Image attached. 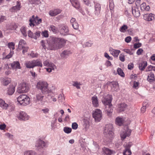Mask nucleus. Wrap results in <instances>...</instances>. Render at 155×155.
I'll list each match as a JSON object with an SVG mask.
<instances>
[{"label": "nucleus", "instance_id": "obj_1", "mask_svg": "<svg viewBox=\"0 0 155 155\" xmlns=\"http://www.w3.org/2000/svg\"><path fill=\"white\" fill-rule=\"evenodd\" d=\"M66 43V41L63 38L56 37L50 38L49 41V49L55 50L61 48Z\"/></svg>", "mask_w": 155, "mask_h": 155}, {"label": "nucleus", "instance_id": "obj_2", "mask_svg": "<svg viewBox=\"0 0 155 155\" xmlns=\"http://www.w3.org/2000/svg\"><path fill=\"white\" fill-rule=\"evenodd\" d=\"M112 100V96L107 95L103 97L102 102L105 106V110L107 115L109 117L111 116L113 111L112 105L111 104Z\"/></svg>", "mask_w": 155, "mask_h": 155}, {"label": "nucleus", "instance_id": "obj_3", "mask_svg": "<svg viewBox=\"0 0 155 155\" xmlns=\"http://www.w3.org/2000/svg\"><path fill=\"white\" fill-rule=\"evenodd\" d=\"M36 87L41 91L42 93L48 94L51 92V91L48 89V84L45 81H40L38 82Z\"/></svg>", "mask_w": 155, "mask_h": 155}, {"label": "nucleus", "instance_id": "obj_4", "mask_svg": "<svg viewBox=\"0 0 155 155\" xmlns=\"http://www.w3.org/2000/svg\"><path fill=\"white\" fill-rule=\"evenodd\" d=\"M17 101L20 104L26 106L29 104L30 99L29 97L27 95L22 94L18 97Z\"/></svg>", "mask_w": 155, "mask_h": 155}, {"label": "nucleus", "instance_id": "obj_5", "mask_svg": "<svg viewBox=\"0 0 155 155\" xmlns=\"http://www.w3.org/2000/svg\"><path fill=\"white\" fill-rule=\"evenodd\" d=\"M29 25L31 27H34L35 25H38L42 22V20L41 18H39L37 16L35 17L34 15L30 18L29 20Z\"/></svg>", "mask_w": 155, "mask_h": 155}, {"label": "nucleus", "instance_id": "obj_6", "mask_svg": "<svg viewBox=\"0 0 155 155\" xmlns=\"http://www.w3.org/2000/svg\"><path fill=\"white\" fill-rule=\"evenodd\" d=\"M29 90L28 85L25 83H22L19 85L17 91L19 93H23L27 92Z\"/></svg>", "mask_w": 155, "mask_h": 155}, {"label": "nucleus", "instance_id": "obj_7", "mask_svg": "<svg viewBox=\"0 0 155 155\" xmlns=\"http://www.w3.org/2000/svg\"><path fill=\"white\" fill-rule=\"evenodd\" d=\"M113 130V126L111 124L106 125L105 127L104 132L106 133L107 135H108L109 138H112L114 136V134Z\"/></svg>", "mask_w": 155, "mask_h": 155}, {"label": "nucleus", "instance_id": "obj_8", "mask_svg": "<svg viewBox=\"0 0 155 155\" xmlns=\"http://www.w3.org/2000/svg\"><path fill=\"white\" fill-rule=\"evenodd\" d=\"M93 118L96 122H99L102 118V114L99 109H96L93 114Z\"/></svg>", "mask_w": 155, "mask_h": 155}, {"label": "nucleus", "instance_id": "obj_9", "mask_svg": "<svg viewBox=\"0 0 155 155\" xmlns=\"http://www.w3.org/2000/svg\"><path fill=\"white\" fill-rule=\"evenodd\" d=\"M43 64L44 66L48 67L46 68L47 71L49 72H52V70L56 69V66L53 63L50 62L48 60H46L43 62Z\"/></svg>", "mask_w": 155, "mask_h": 155}, {"label": "nucleus", "instance_id": "obj_10", "mask_svg": "<svg viewBox=\"0 0 155 155\" xmlns=\"http://www.w3.org/2000/svg\"><path fill=\"white\" fill-rule=\"evenodd\" d=\"M131 132V131L128 127H127L126 129L122 132L120 134V136L122 140H124L127 137L130 136Z\"/></svg>", "mask_w": 155, "mask_h": 155}, {"label": "nucleus", "instance_id": "obj_11", "mask_svg": "<svg viewBox=\"0 0 155 155\" xmlns=\"http://www.w3.org/2000/svg\"><path fill=\"white\" fill-rule=\"evenodd\" d=\"M60 32L61 35H66L68 34L69 29L66 25H61L60 26Z\"/></svg>", "mask_w": 155, "mask_h": 155}, {"label": "nucleus", "instance_id": "obj_12", "mask_svg": "<svg viewBox=\"0 0 155 155\" xmlns=\"http://www.w3.org/2000/svg\"><path fill=\"white\" fill-rule=\"evenodd\" d=\"M155 15L152 13L146 14L143 15V18L146 21H150L154 19Z\"/></svg>", "mask_w": 155, "mask_h": 155}, {"label": "nucleus", "instance_id": "obj_13", "mask_svg": "<svg viewBox=\"0 0 155 155\" xmlns=\"http://www.w3.org/2000/svg\"><path fill=\"white\" fill-rule=\"evenodd\" d=\"M107 84L111 87L112 90L117 91L118 89L119 85L117 82H107Z\"/></svg>", "mask_w": 155, "mask_h": 155}, {"label": "nucleus", "instance_id": "obj_14", "mask_svg": "<svg viewBox=\"0 0 155 155\" xmlns=\"http://www.w3.org/2000/svg\"><path fill=\"white\" fill-rule=\"evenodd\" d=\"M18 118L21 120H26L29 119V117L26 113L22 111L20 113Z\"/></svg>", "mask_w": 155, "mask_h": 155}, {"label": "nucleus", "instance_id": "obj_15", "mask_svg": "<svg viewBox=\"0 0 155 155\" xmlns=\"http://www.w3.org/2000/svg\"><path fill=\"white\" fill-rule=\"evenodd\" d=\"M103 152L106 155H111L115 153V152L113 150H110L108 148L104 147L102 149Z\"/></svg>", "mask_w": 155, "mask_h": 155}, {"label": "nucleus", "instance_id": "obj_16", "mask_svg": "<svg viewBox=\"0 0 155 155\" xmlns=\"http://www.w3.org/2000/svg\"><path fill=\"white\" fill-rule=\"evenodd\" d=\"M11 66L12 68L13 69H14L15 71L17 69H20L21 68L20 64L18 61H14L11 64Z\"/></svg>", "mask_w": 155, "mask_h": 155}, {"label": "nucleus", "instance_id": "obj_17", "mask_svg": "<svg viewBox=\"0 0 155 155\" xmlns=\"http://www.w3.org/2000/svg\"><path fill=\"white\" fill-rule=\"evenodd\" d=\"M61 10L59 9H55L51 10L49 12V15L51 16H54L60 14Z\"/></svg>", "mask_w": 155, "mask_h": 155}, {"label": "nucleus", "instance_id": "obj_18", "mask_svg": "<svg viewBox=\"0 0 155 155\" xmlns=\"http://www.w3.org/2000/svg\"><path fill=\"white\" fill-rule=\"evenodd\" d=\"M109 51L111 54L115 58L117 57L119 54L120 53V50L114 49L111 48H110Z\"/></svg>", "mask_w": 155, "mask_h": 155}, {"label": "nucleus", "instance_id": "obj_19", "mask_svg": "<svg viewBox=\"0 0 155 155\" xmlns=\"http://www.w3.org/2000/svg\"><path fill=\"white\" fill-rule=\"evenodd\" d=\"M46 146V143L42 140H38L37 143L35 146L37 147V149L39 150L43 148Z\"/></svg>", "mask_w": 155, "mask_h": 155}, {"label": "nucleus", "instance_id": "obj_20", "mask_svg": "<svg viewBox=\"0 0 155 155\" xmlns=\"http://www.w3.org/2000/svg\"><path fill=\"white\" fill-rule=\"evenodd\" d=\"M70 1L73 6L77 9H80V5L78 0H70Z\"/></svg>", "mask_w": 155, "mask_h": 155}, {"label": "nucleus", "instance_id": "obj_21", "mask_svg": "<svg viewBox=\"0 0 155 155\" xmlns=\"http://www.w3.org/2000/svg\"><path fill=\"white\" fill-rule=\"evenodd\" d=\"M132 13L133 15L136 17H138L140 16V11L138 8L135 7H132L131 8Z\"/></svg>", "mask_w": 155, "mask_h": 155}, {"label": "nucleus", "instance_id": "obj_22", "mask_svg": "<svg viewBox=\"0 0 155 155\" xmlns=\"http://www.w3.org/2000/svg\"><path fill=\"white\" fill-rule=\"evenodd\" d=\"M127 107V105L124 103H121L118 106L117 110L119 112L124 111Z\"/></svg>", "mask_w": 155, "mask_h": 155}, {"label": "nucleus", "instance_id": "obj_23", "mask_svg": "<svg viewBox=\"0 0 155 155\" xmlns=\"http://www.w3.org/2000/svg\"><path fill=\"white\" fill-rule=\"evenodd\" d=\"M21 8V3L17 1V5L14 6L12 7L10 10L11 12H14L17 11L19 10Z\"/></svg>", "mask_w": 155, "mask_h": 155}, {"label": "nucleus", "instance_id": "obj_24", "mask_svg": "<svg viewBox=\"0 0 155 155\" xmlns=\"http://www.w3.org/2000/svg\"><path fill=\"white\" fill-rule=\"evenodd\" d=\"M26 68H32L34 67L33 60L31 61H27L25 63Z\"/></svg>", "mask_w": 155, "mask_h": 155}, {"label": "nucleus", "instance_id": "obj_25", "mask_svg": "<svg viewBox=\"0 0 155 155\" xmlns=\"http://www.w3.org/2000/svg\"><path fill=\"white\" fill-rule=\"evenodd\" d=\"M92 104L94 107H96L98 106L99 104L97 97L94 96L92 98Z\"/></svg>", "mask_w": 155, "mask_h": 155}, {"label": "nucleus", "instance_id": "obj_26", "mask_svg": "<svg viewBox=\"0 0 155 155\" xmlns=\"http://www.w3.org/2000/svg\"><path fill=\"white\" fill-rule=\"evenodd\" d=\"M130 146L128 144L125 147V149L123 152V153L124 155H131V152L130 150Z\"/></svg>", "mask_w": 155, "mask_h": 155}, {"label": "nucleus", "instance_id": "obj_27", "mask_svg": "<svg viewBox=\"0 0 155 155\" xmlns=\"http://www.w3.org/2000/svg\"><path fill=\"white\" fill-rule=\"evenodd\" d=\"M11 82V79L10 78H3L2 82V84L4 86H7Z\"/></svg>", "mask_w": 155, "mask_h": 155}, {"label": "nucleus", "instance_id": "obj_28", "mask_svg": "<svg viewBox=\"0 0 155 155\" xmlns=\"http://www.w3.org/2000/svg\"><path fill=\"white\" fill-rule=\"evenodd\" d=\"M26 44V42L23 39L20 40L19 42L18 49L20 50H21L23 47L25 46Z\"/></svg>", "mask_w": 155, "mask_h": 155}, {"label": "nucleus", "instance_id": "obj_29", "mask_svg": "<svg viewBox=\"0 0 155 155\" xmlns=\"http://www.w3.org/2000/svg\"><path fill=\"white\" fill-rule=\"evenodd\" d=\"M147 80L150 82H152L155 81L154 75L152 73H150L148 76Z\"/></svg>", "mask_w": 155, "mask_h": 155}, {"label": "nucleus", "instance_id": "obj_30", "mask_svg": "<svg viewBox=\"0 0 155 155\" xmlns=\"http://www.w3.org/2000/svg\"><path fill=\"white\" fill-rule=\"evenodd\" d=\"M15 91V87L13 85L10 86L8 88L7 94L9 95H12Z\"/></svg>", "mask_w": 155, "mask_h": 155}, {"label": "nucleus", "instance_id": "obj_31", "mask_svg": "<svg viewBox=\"0 0 155 155\" xmlns=\"http://www.w3.org/2000/svg\"><path fill=\"white\" fill-rule=\"evenodd\" d=\"M95 13L96 15H98L100 12L101 5L98 3L96 4L95 5Z\"/></svg>", "mask_w": 155, "mask_h": 155}, {"label": "nucleus", "instance_id": "obj_32", "mask_svg": "<svg viewBox=\"0 0 155 155\" xmlns=\"http://www.w3.org/2000/svg\"><path fill=\"white\" fill-rule=\"evenodd\" d=\"M33 62L34 67L36 66L40 67H42V64L41 61L39 60H33Z\"/></svg>", "mask_w": 155, "mask_h": 155}, {"label": "nucleus", "instance_id": "obj_33", "mask_svg": "<svg viewBox=\"0 0 155 155\" xmlns=\"http://www.w3.org/2000/svg\"><path fill=\"white\" fill-rule=\"evenodd\" d=\"M0 107L3 109H6L8 107V105L4 100L0 99Z\"/></svg>", "mask_w": 155, "mask_h": 155}, {"label": "nucleus", "instance_id": "obj_34", "mask_svg": "<svg viewBox=\"0 0 155 155\" xmlns=\"http://www.w3.org/2000/svg\"><path fill=\"white\" fill-rule=\"evenodd\" d=\"M147 65V63L146 61H143L139 64V68L140 70H143Z\"/></svg>", "mask_w": 155, "mask_h": 155}, {"label": "nucleus", "instance_id": "obj_35", "mask_svg": "<svg viewBox=\"0 0 155 155\" xmlns=\"http://www.w3.org/2000/svg\"><path fill=\"white\" fill-rule=\"evenodd\" d=\"M140 8L142 11H148L150 9V7L149 5L146 6L145 3H143L140 5Z\"/></svg>", "mask_w": 155, "mask_h": 155}, {"label": "nucleus", "instance_id": "obj_36", "mask_svg": "<svg viewBox=\"0 0 155 155\" xmlns=\"http://www.w3.org/2000/svg\"><path fill=\"white\" fill-rule=\"evenodd\" d=\"M70 54V51H64L61 54V56L63 58H64L67 57L69 54Z\"/></svg>", "mask_w": 155, "mask_h": 155}, {"label": "nucleus", "instance_id": "obj_37", "mask_svg": "<svg viewBox=\"0 0 155 155\" xmlns=\"http://www.w3.org/2000/svg\"><path fill=\"white\" fill-rule=\"evenodd\" d=\"M116 122L120 126L123 123L124 119L122 117H118L116 119Z\"/></svg>", "mask_w": 155, "mask_h": 155}, {"label": "nucleus", "instance_id": "obj_38", "mask_svg": "<svg viewBox=\"0 0 155 155\" xmlns=\"http://www.w3.org/2000/svg\"><path fill=\"white\" fill-rule=\"evenodd\" d=\"M20 31L24 37H26L27 36L26 29L24 26L20 28Z\"/></svg>", "mask_w": 155, "mask_h": 155}, {"label": "nucleus", "instance_id": "obj_39", "mask_svg": "<svg viewBox=\"0 0 155 155\" xmlns=\"http://www.w3.org/2000/svg\"><path fill=\"white\" fill-rule=\"evenodd\" d=\"M44 97V96L41 93H38L36 95V98L37 100L41 101Z\"/></svg>", "mask_w": 155, "mask_h": 155}, {"label": "nucleus", "instance_id": "obj_40", "mask_svg": "<svg viewBox=\"0 0 155 155\" xmlns=\"http://www.w3.org/2000/svg\"><path fill=\"white\" fill-rule=\"evenodd\" d=\"M24 155H38L37 153L32 150H28L24 153Z\"/></svg>", "mask_w": 155, "mask_h": 155}, {"label": "nucleus", "instance_id": "obj_41", "mask_svg": "<svg viewBox=\"0 0 155 155\" xmlns=\"http://www.w3.org/2000/svg\"><path fill=\"white\" fill-rule=\"evenodd\" d=\"M128 28V27L127 25H123L120 28L119 30L121 32L124 33L126 31Z\"/></svg>", "mask_w": 155, "mask_h": 155}, {"label": "nucleus", "instance_id": "obj_42", "mask_svg": "<svg viewBox=\"0 0 155 155\" xmlns=\"http://www.w3.org/2000/svg\"><path fill=\"white\" fill-rule=\"evenodd\" d=\"M117 72L118 74L122 77H124L125 74L122 70L120 68H118L117 69Z\"/></svg>", "mask_w": 155, "mask_h": 155}, {"label": "nucleus", "instance_id": "obj_43", "mask_svg": "<svg viewBox=\"0 0 155 155\" xmlns=\"http://www.w3.org/2000/svg\"><path fill=\"white\" fill-rule=\"evenodd\" d=\"M63 130L65 133L67 134H69L71 132L72 129L71 128L66 127L64 128Z\"/></svg>", "mask_w": 155, "mask_h": 155}, {"label": "nucleus", "instance_id": "obj_44", "mask_svg": "<svg viewBox=\"0 0 155 155\" xmlns=\"http://www.w3.org/2000/svg\"><path fill=\"white\" fill-rule=\"evenodd\" d=\"M15 43L13 42L9 43L8 44V46L10 49L14 50L15 49Z\"/></svg>", "mask_w": 155, "mask_h": 155}, {"label": "nucleus", "instance_id": "obj_45", "mask_svg": "<svg viewBox=\"0 0 155 155\" xmlns=\"http://www.w3.org/2000/svg\"><path fill=\"white\" fill-rule=\"evenodd\" d=\"M73 85L76 87L78 89H79L80 88V85H81L80 82H78L77 81H74L73 82Z\"/></svg>", "mask_w": 155, "mask_h": 155}, {"label": "nucleus", "instance_id": "obj_46", "mask_svg": "<svg viewBox=\"0 0 155 155\" xmlns=\"http://www.w3.org/2000/svg\"><path fill=\"white\" fill-rule=\"evenodd\" d=\"M49 29L50 31H52L54 33H56L57 31V28L55 26L53 25L50 26Z\"/></svg>", "mask_w": 155, "mask_h": 155}, {"label": "nucleus", "instance_id": "obj_47", "mask_svg": "<svg viewBox=\"0 0 155 155\" xmlns=\"http://www.w3.org/2000/svg\"><path fill=\"white\" fill-rule=\"evenodd\" d=\"M150 61L151 64H155V54H153L151 56Z\"/></svg>", "mask_w": 155, "mask_h": 155}, {"label": "nucleus", "instance_id": "obj_48", "mask_svg": "<svg viewBox=\"0 0 155 155\" xmlns=\"http://www.w3.org/2000/svg\"><path fill=\"white\" fill-rule=\"evenodd\" d=\"M41 32L40 31H38L34 34V38L37 39L38 38L40 35Z\"/></svg>", "mask_w": 155, "mask_h": 155}, {"label": "nucleus", "instance_id": "obj_49", "mask_svg": "<svg viewBox=\"0 0 155 155\" xmlns=\"http://www.w3.org/2000/svg\"><path fill=\"white\" fill-rule=\"evenodd\" d=\"M42 36L45 37L47 38L48 37V31L47 30H45L42 33Z\"/></svg>", "mask_w": 155, "mask_h": 155}, {"label": "nucleus", "instance_id": "obj_50", "mask_svg": "<svg viewBox=\"0 0 155 155\" xmlns=\"http://www.w3.org/2000/svg\"><path fill=\"white\" fill-rule=\"evenodd\" d=\"M28 35L29 37L34 38V34L31 31L29 30L28 32Z\"/></svg>", "mask_w": 155, "mask_h": 155}, {"label": "nucleus", "instance_id": "obj_51", "mask_svg": "<svg viewBox=\"0 0 155 155\" xmlns=\"http://www.w3.org/2000/svg\"><path fill=\"white\" fill-rule=\"evenodd\" d=\"M123 51L126 53L129 54L130 55H131L133 54V53L131 51L130 49H124L123 50Z\"/></svg>", "mask_w": 155, "mask_h": 155}, {"label": "nucleus", "instance_id": "obj_52", "mask_svg": "<svg viewBox=\"0 0 155 155\" xmlns=\"http://www.w3.org/2000/svg\"><path fill=\"white\" fill-rule=\"evenodd\" d=\"M141 44L140 43H135L134 45V48L135 49H137L141 46Z\"/></svg>", "mask_w": 155, "mask_h": 155}, {"label": "nucleus", "instance_id": "obj_53", "mask_svg": "<svg viewBox=\"0 0 155 155\" xmlns=\"http://www.w3.org/2000/svg\"><path fill=\"white\" fill-rule=\"evenodd\" d=\"M119 58L120 60L121 61L124 62L125 61V56L122 54H120Z\"/></svg>", "mask_w": 155, "mask_h": 155}, {"label": "nucleus", "instance_id": "obj_54", "mask_svg": "<svg viewBox=\"0 0 155 155\" xmlns=\"http://www.w3.org/2000/svg\"><path fill=\"white\" fill-rule=\"evenodd\" d=\"M104 57L107 59L112 60H113V58L112 57L110 56L107 53H104Z\"/></svg>", "mask_w": 155, "mask_h": 155}, {"label": "nucleus", "instance_id": "obj_55", "mask_svg": "<svg viewBox=\"0 0 155 155\" xmlns=\"http://www.w3.org/2000/svg\"><path fill=\"white\" fill-rule=\"evenodd\" d=\"M72 25L74 29L77 30L78 28V25L77 22H74V23H73Z\"/></svg>", "mask_w": 155, "mask_h": 155}, {"label": "nucleus", "instance_id": "obj_56", "mask_svg": "<svg viewBox=\"0 0 155 155\" xmlns=\"http://www.w3.org/2000/svg\"><path fill=\"white\" fill-rule=\"evenodd\" d=\"M30 55L32 58H36L38 57V54L37 53H35L33 51H31L30 54Z\"/></svg>", "mask_w": 155, "mask_h": 155}, {"label": "nucleus", "instance_id": "obj_57", "mask_svg": "<svg viewBox=\"0 0 155 155\" xmlns=\"http://www.w3.org/2000/svg\"><path fill=\"white\" fill-rule=\"evenodd\" d=\"M78 126V124L76 123H74L72 124V127L73 129L76 130L77 129Z\"/></svg>", "mask_w": 155, "mask_h": 155}, {"label": "nucleus", "instance_id": "obj_58", "mask_svg": "<svg viewBox=\"0 0 155 155\" xmlns=\"http://www.w3.org/2000/svg\"><path fill=\"white\" fill-rule=\"evenodd\" d=\"M143 51L142 48H139L137 51L136 53L138 55H140L142 54Z\"/></svg>", "mask_w": 155, "mask_h": 155}, {"label": "nucleus", "instance_id": "obj_59", "mask_svg": "<svg viewBox=\"0 0 155 155\" xmlns=\"http://www.w3.org/2000/svg\"><path fill=\"white\" fill-rule=\"evenodd\" d=\"M28 48L27 47L24 46L23 47L22 49V53L23 54H25V52H27L28 50Z\"/></svg>", "mask_w": 155, "mask_h": 155}, {"label": "nucleus", "instance_id": "obj_60", "mask_svg": "<svg viewBox=\"0 0 155 155\" xmlns=\"http://www.w3.org/2000/svg\"><path fill=\"white\" fill-rule=\"evenodd\" d=\"M41 110L43 111V113L46 114L49 113V110L48 108H45L44 109H42Z\"/></svg>", "mask_w": 155, "mask_h": 155}, {"label": "nucleus", "instance_id": "obj_61", "mask_svg": "<svg viewBox=\"0 0 155 155\" xmlns=\"http://www.w3.org/2000/svg\"><path fill=\"white\" fill-rule=\"evenodd\" d=\"M131 40V38L130 36H128L125 39V41L127 43L130 42Z\"/></svg>", "mask_w": 155, "mask_h": 155}, {"label": "nucleus", "instance_id": "obj_62", "mask_svg": "<svg viewBox=\"0 0 155 155\" xmlns=\"http://www.w3.org/2000/svg\"><path fill=\"white\" fill-rule=\"evenodd\" d=\"M148 71H155V67L152 66H149L148 67Z\"/></svg>", "mask_w": 155, "mask_h": 155}, {"label": "nucleus", "instance_id": "obj_63", "mask_svg": "<svg viewBox=\"0 0 155 155\" xmlns=\"http://www.w3.org/2000/svg\"><path fill=\"white\" fill-rule=\"evenodd\" d=\"M139 84V83L138 82L134 81V84L133 87L134 88H137V87H138Z\"/></svg>", "mask_w": 155, "mask_h": 155}, {"label": "nucleus", "instance_id": "obj_64", "mask_svg": "<svg viewBox=\"0 0 155 155\" xmlns=\"http://www.w3.org/2000/svg\"><path fill=\"white\" fill-rule=\"evenodd\" d=\"M134 68V64L132 63H130L128 65V68L129 69L131 70Z\"/></svg>", "mask_w": 155, "mask_h": 155}]
</instances>
